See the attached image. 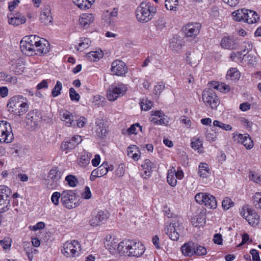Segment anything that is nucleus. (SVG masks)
Returning a JSON list of instances; mask_svg holds the SVG:
<instances>
[{"label": "nucleus", "mask_w": 261, "mask_h": 261, "mask_svg": "<svg viewBox=\"0 0 261 261\" xmlns=\"http://www.w3.org/2000/svg\"><path fill=\"white\" fill-rule=\"evenodd\" d=\"M156 12V8L150 2L144 1L137 8L136 18L140 22H147L153 17Z\"/></svg>", "instance_id": "nucleus-1"}, {"label": "nucleus", "mask_w": 261, "mask_h": 261, "mask_svg": "<svg viewBox=\"0 0 261 261\" xmlns=\"http://www.w3.org/2000/svg\"><path fill=\"white\" fill-rule=\"evenodd\" d=\"M25 100V98L23 96L15 95L9 99L7 107L14 109L12 112L20 116L25 113L28 110L29 105Z\"/></svg>", "instance_id": "nucleus-2"}, {"label": "nucleus", "mask_w": 261, "mask_h": 261, "mask_svg": "<svg viewBox=\"0 0 261 261\" xmlns=\"http://www.w3.org/2000/svg\"><path fill=\"white\" fill-rule=\"evenodd\" d=\"M62 196L61 203L66 208L72 209L80 205L79 199L74 191L64 190Z\"/></svg>", "instance_id": "nucleus-3"}, {"label": "nucleus", "mask_w": 261, "mask_h": 261, "mask_svg": "<svg viewBox=\"0 0 261 261\" xmlns=\"http://www.w3.org/2000/svg\"><path fill=\"white\" fill-rule=\"evenodd\" d=\"M127 89V85L122 83L113 84L108 90L107 97L109 101H115L118 97L125 94Z\"/></svg>", "instance_id": "nucleus-4"}, {"label": "nucleus", "mask_w": 261, "mask_h": 261, "mask_svg": "<svg viewBox=\"0 0 261 261\" xmlns=\"http://www.w3.org/2000/svg\"><path fill=\"white\" fill-rule=\"evenodd\" d=\"M195 199L198 203L204 205L210 209H215L217 206L216 198L207 193L200 192L196 194Z\"/></svg>", "instance_id": "nucleus-5"}, {"label": "nucleus", "mask_w": 261, "mask_h": 261, "mask_svg": "<svg viewBox=\"0 0 261 261\" xmlns=\"http://www.w3.org/2000/svg\"><path fill=\"white\" fill-rule=\"evenodd\" d=\"M81 250V246L77 240L66 242L62 249V253L66 257H75L78 256Z\"/></svg>", "instance_id": "nucleus-6"}, {"label": "nucleus", "mask_w": 261, "mask_h": 261, "mask_svg": "<svg viewBox=\"0 0 261 261\" xmlns=\"http://www.w3.org/2000/svg\"><path fill=\"white\" fill-rule=\"evenodd\" d=\"M41 112L37 110L30 111L26 116L25 127L29 130L35 129L42 120Z\"/></svg>", "instance_id": "nucleus-7"}, {"label": "nucleus", "mask_w": 261, "mask_h": 261, "mask_svg": "<svg viewBox=\"0 0 261 261\" xmlns=\"http://www.w3.org/2000/svg\"><path fill=\"white\" fill-rule=\"evenodd\" d=\"M13 134L9 123L5 121H0V143H9L13 140Z\"/></svg>", "instance_id": "nucleus-8"}, {"label": "nucleus", "mask_w": 261, "mask_h": 261, "mask_svg": "<svg viewBox=\"0 0 261 261\" xmlns=\"http://www.w3.org/2000/svg\"><path fill=\"white\" fill-rule=\"evenodd\" d=\"M240 213L250 225L255 226L258 224L259 220V215L255 210L249 208L248 205L243 206Z\"/></svg>", "instance_id": "nucleus-9"}, {"label": "nucleus", "mask_w": 261, "mask_h": 261, "mask_svg": "<svg viewBox=\"0 0 261 261\" xmlns=\"http://www.w3.org/2000/svg\"><path fill=\"white\" fill-rule=\"evenodd\" d=\"M202 99L206 106H210L212 109H215L219 104V100L215 92L212 89L203 91Z\"/></svg>", "instance_id": "nucleus-10"}, {"label": "nucleus", "mask_w": 261, "mask_h": 261, "mask_svg": "<svg viewBox=\"0 0 261 261\" xmlns=\"http://www.w3.org/2000/svg\"><path fill=\"white\" fill-rule=\"evenodd\" d=\"M80 136L76 135L72 137L65 138L62 142L60 149L62 151L67 153L68 151L74 149L76 146L82 142Z\"/></svg>", "instance_id": "nucleus-11"}, {"label": "nucleus", "mask_w": 261, "mask_h": 261, "mask_svg": "<svg viewBox=\"0 0 261 261\" xmlns=\"http://www.w3.org/2000/svg\"><path fill=\"white\" fill-rule=\"evenodd\" d=\"M129 243L128 256L138 257L144 253L145 247L140 242L129 240Z\"/></svg>", "instance_id": "nucleus-12"}, {"label": "nucleus", "mask_w": 261, "mask_h": 261, "mask_svg": "<svg viewBox=\"0 0 261 261\" xmlns=\"http://www.w3.org/2000/svg\"><path fill=\"white\" fill-rule=\"evenodd\" d=\"M111 71L114 75L123 76L127 72V67L124 62L116 60L112 63Z\"/></svg>", "instance_id": "nucleus-13"}, {"label": "nucleus", "mask_w": 261, "mask_h": 261, "mask_svg": "<svg viewBox=\"0 0 261 261\" xmlns=\"http://www.w3.org/2000/svg\"><path fill=\"white\" fill-rule=\"evenodd\" d=\"M105 246L107 249L113 255H117L118 251L119 243L118 240L112 237L111 235H107L105 239Z\"/></svg>", "instance_id": "nucleus-14"}, {"label": "nucleus", "mask_w": 261, "mask_h": 261, "mask_svg": "<svg viewBox=\"0 0 261 261\" xmlns=\"http://www.w3.org/2000/svg\"><path fill=\"white\" fill-rule=\"evenodd\" d=\"M201 29L199 23H190L185 25L182 30L186 37H193L198 35Z\"/></svg>", "instance_id": "nucleus-15"}, {"label": "nucleus", "mask_w": 261, "mask_h": 261, "mask_svg": "<svg viewBox=\"0 0 261 261\" xmlns=\"http://www.w3.org/2000/svg\"><path fill=\"white\" fill-rule=\"evenodd\" d=\"M36 55L41 56L46 54L49 50V43L45 39L40 38L35 46Z\"/></svg>", "instance_id": "nucleus-16"}, {"label": "nucleus", "mask_w": 261, "mask_h": 261, "mask_svg": "<svg viewBox=\"0 0 261 261\" xmlns=\"http://www.w3.org/2000/svg\"><path fill=\"white\" fill-rule=\"evenodd\" d=\"M108 218V215L105 212L100 211L92 216L89 221L90 225L93 226H97L100 222L105 221Z\"/></svg>", "instance_id": "nucleus-17"}, {"label": "nucleus", "mask_w": 261, "mask_h": 261, "mask_svg": "<svg viewBox=\"0 0 261 261\" xmlns=\"http://www.w3.org/2000/svg\"><path fill=\"white\" fill-rule=\"evenodd\" d=\"M61 120L65 122V125L68 127H75L74 123V116L68 111L61 112Z\"/></svg>", "instance_id": "nucleus-18"}, {"label": "nucleus", "mask_w": 261, "mask_h": 261, "mask_svg": "<svg viewBox=\"0 0 261 261\" xmlns=\"http://www.w3.org/2000/svg\"><path fill=\"white\" fill-rule=\"evenodd\" d=\"M8 17L9 23L14 26H18L26 21L25 17L20 13H16L15 15L10 14Z\"/></svg>", "instance_id": "nucleus-19"}, {"label": "nucleus", "mask_w": 261, "mask_h": 261, "mask_svg": "<svg viewBox=\"0 0 261 261\" xmlns=\"http://www.w3.org/2000/svg\"><path fill=\"white\" fill-rule=\"evenodd\" d=\"M53 17L49 6H47L42 10L40 16V22L45 25L52 23Z\"/></svg>", "instance_id": "nucleus-20"}, {"label": "nucleus", "mask_w": 261, "mask_h": 261, "mask_svg": "<svg viewBox=\"0 0 261 261\" xmlns=\"http://www.w3.org/2000/svg\"><path fill=\"white\" fill-rule=\"evenodd\" d=\"M167 224L164 229L165 233L171 240L173 241L178 240L179 237V234L175 229V223H170L169 224L168 223Z\"/></svg>", "instance_id": "nucleus-21"}, {"label": "nucleus", "mask_w": 261, "mask_h": 261, "mask_svg": "<svg viewBox=\"0 0 261 261\" xmlns=\"http://www.w3.org/2000/svg\"><path fill=\"white\" fill-rule=\"evenodd\" d=\"M237 136L238 142L243 144L246 149H250L253 147L254 145L253 141L248 134H240Z\"/></svg>", "instance_id": "nucleus-22"}, {"label": "nucleus", "mask_w": 261, "mask_h": 261, "mask_svg": "<svg viewBox=\"0 0 261 261\" xmlns=\"http://www.w3.org/2000/svg\"><path fill=\"white\" fill-rule=\"evenodd\" d=\"M163 115L164 113L161 111H154L150 118V121L155 124L167 125L168 121L165 118H163Z\"/></svg>", "instance_id": "nucleus-23"}, {"label": "nucleus", "mask_w": 261, "mask_h": 261, "mask_svg": "<svg viewBox=\"0 0 261 261\" xmlns=\"http://www.w3.org/2000/svg\"><path fill=\"white\" fill-rule=\"evenodd\" d=\"M94 17L91 13H83L79 18L80 24L84 28H87L93 22Z\"/></svg>", "instance_id": "nucleus-24"}, {"label": "nucleus", "mask_w": 261, "mask_h": 261, "mask_svg": "<svg viewBox=\"0 0 261 261\" xmlns=\"http://www.w3.org/2000/svg\"><path fill=\"white\" fill-rule=\"evenodd\" d=\"M221 46L222 48L228 49H236L238 45L232 37L228 36L221 40Z\"/></svg>", "instance_id": "nucleus-25"}, {"label": "nucleus", "mask_w": 261, "mask_h": 261, "mask_svg": "<svg viewBox=\"0 0 261 261\" xmlns=\"http://www.w3.org/2000/svg\"><path fill=\"white\" fill-rule=\"evenodd\" d=\"M114 169L113 165L109 166L107 162H104L97 168L93 170L99 177L106 175L109 171H112Z\"/></svg>", "instance_id": "nucleus-26"}, {"label": "nucleus", "mask_w": 261, "mask_h": 261, "mask_svg": "<svg viewBox=\"0 0 261 261\" xmlns=\"http://www.w3.org/2000/svg\"><path fill=\"white\" fill-rule=\"evenodd\" d=\"M20 49L21 51L27 56H31L36 55L35 47L26 43L23 40L20 42Z\"/></svg>", "instance_id": "nucleus-27"}, {"label": "nucleus", "mask_w": 261, "mask_h": 261, "mask_svg": "<svg viewBox=\"0 0 261 261\" xmlns=\"http://www.w3.org/2000/svg\"><path fill=\"white\" fill-rule=\"evenodd\" d=\"M153 165V164L148 159L143 161L141 166L144 170V173L142 175L144 178L146 179L151 175Z\"/></svg>", "instance_id": "nucleus-28"}, {"label": "nucleus", "mask_w": 261, "mask_h": 261, "mask_svg": "<svg viewBox=\"0 0 261 261\" xmlns=\"http://www.w3.org/2000/svg\"><path fill=\"white\" fill-rule=\"evenodd\" d=\"M129 240H124L119 243L117 254L121 256H128Z\"/></svg>", "instance_id": "nucleus-29"}, {"label": "nucleus", "mask_w": 261, "mask_h": 261, "mask_svg": "<svg viewBox=\"0 0 261 261\" xmlns=\"http://www.w3.org/2000/svg\"><path fill=\"white\" fill-rule=\"evenodd\" d=\"M195 243L189 242L184 244L181 247L182 254L187 256H192L194 255Z\"/></svg>", "instance_id": "nucleus-30"}, {"label": "nucleus", "mask_w": 261, "mask_h": 261, "mask_svg": "<svg viewBox=\"0 0 261 261\" xmlns=\"http://www.w3.org/2000/svg\"><path fill=\"white\" fill-rule=\"evenodd\" d=\"M258 19L259 17L255 11L247 9V12L245 13V18H244L245 22L249 24H252L256 22Z\"/></svg>", "instance_id": "nucleus-31"}, {"label": "nucleus", "mask_w": 261, "mask_h": 261, "mask_svg": "<svg viewBox=\"0 0 261 261\" xmlns=\"http://www.w3.org/2000/svg\"><path fill=\"white\" fill-rule=\"evenodd\" d=\"M198 174L202 178H206L210 176L211 171L207 164L201 163L199 164Z\"/></svg>", "instance_id": "nucleus-32"}, {"label": "nucleus", "mask_w": 261, "mask_h": 261, "mask_svg": "<svg viewBox=\"0 0 261 261\" xmlns=\"http://www.w3.org/2000/svg\"><path fill=\"white\" fill-rule=\"evenodd\" d=\"M92 156V154L85 150H84L81 154L79 160V164L81 166L86 167L90 163V161Z\"/></svg>", "instance_id": "nucleus-33"}, {"label": "nucleus", "mask_w": 261, "mask_h": 261, "mask_svg": "<svg viewBox=\"0 0 261 261\" xmlns=\"http://www.w3.org/2000/svg\"><path fill=\"white\" fill-rule=\"evenodd\" d=\"M62 172L59 171L58 167H56L51 169L48 173V177L57 183L61 178Z\"/></svg>", "instance_id": "nucleus-34"}, {"label": "nucleus", "mask_w": 261, "mask_h": 261, "mask_svg": "<svg viewBox=\"0 0 261 261\" xmlns=\"http://www.w3.org/2000/svg\"><path fill=\"white\" fill-rule=\"evenodd\" d=\"M95 0H73V3L81 9L90 8Z\"/></svg>", "instance_id": "nucleus-35"}, {"label": "nucleus", "mask_w": 261, "mask_h": 261, "mask_svg": "<svg viewBox=\"0 0 261 261\" xmlns=\"http://www.w3.org/2000/svg\"><path fill=\"white\" fill-rule=\"evenodd\" d=\"M175 169L172 168L168 171L167 173V182L172 187H175L177 184L176 177L175 175Z\"/></svg>", "instance_id": "nucleus-36"}, {"label": "nucleus", "mask_w": 261, "mask_h": 261, "mask_svg": "<svg viewBox=\"0 0 261 261\" xmlns=\"http://www.w3.org/2000/svg\"><path fill=\"white\" fill-rule=\"evenodd\" d=\"M252 202L256 210H261V191L254 193L252 197Z\"/></svg>", "instance_id": "nucleus-37"}, {"label": "nucleus", "mask_w": 261, "mask_h": 261, "mask_svg": "<svg viewBox=\"0 0 261 261\" xmlns=\"http://www.w3.org/2000/svg\"><path fill=\"white\" fill-rule=\"evenodd\" d=\"M103 57V53L101 50L95 51H90L87 54L88 59L91 62H95L99 60Z\"/></svg>", "instance_id": "nucleus-38"}, {"label": "nucleus", "mask_w": 261, "mask_h": 261, "mask_svg": "<svg viewBox=\"0 0 261 261\" xmlns=\"http://www.w3.org/2000/svg\"><path fill=\"white\" fill-rule=\"evenodd\" d=\"M246 12H247V9H241L232 12V15L234 20L237 21H241L242 20L244 21Z\"/></svg>", "instance_id": "nucleus-39"}, {"label": "nucleus", "mask_w": 261, "mask_h": 261, "mask_svg": "<svg viewBox=\"0 0 261 261\" xmlns=\"http://www.w3.org/2000/svg\"><path fill=\"white\" fill-rule=\"evenodd\" d=\"M226 78L231 81L238 80L240 78V72L237 68H231L227 71Z\"/></svg>", "instance_id": "nucleus-40"}, {"label": "nucleus", "mask_w": 261, "mask_h": 261, "mask_svg": "<svg viewBox=\"0 0 261 261\" xmlns=\"http://www.w3.org/2000/svg\"><path fill=\"white\" fill-rule=\"evenodd\" d=\"M11 189L5 185L0 186V197L10 199L11 194Z\"/></svg>", "instance_id": "nucleus-41"}, {"label": "nucleus", "mask_w": 261, "mask_h": 261, "mask_svg": "<svg viewBox=\"0 0 261 261\" xmlns=\"http://www.w3.org/2000/svg\"><path fill=\"white\" fill-rule=\"evenodd\" d=\"M191 147L197 150L198 152H201L202 150V142L198 138H194L191 140Z\"/></svg>", "instance_id": "nucleus-42"}, {"label": "nucleus", "mask_w": 261, "mask_h": 261, "mask_svg": "<svg viewBox=\"0 0 261 261\" xmlns=\"http://www.w3.org/2000/svg\"><path fill=\"white\" fill-rule=\"evenodd\" d=\"M10 206V199L0 197V213L7 212Z\"/></svg>", "instance_id": "nucleus-43"}, {"label": "nucleus", "mask_w": 261, "mask_h": 261, "mask_svg": "<svg viewBox=\"0 0 261 261\" xmlns=\"http://www.w3.org/2000/svg\"><path fill=\"white\" fill-rule=\"evenodd\" d=\"M174 2H172L171 0H165V6L167 10L170 11H176L177 7L178 5V0H173Z\"/></svg>", "instance_id": "nucleus-44"}, {"label": "nucleus", "mask_w": 261, "mask_h": 261, "mask_svg": "<svg viewBox=\"0 0 261 261\" xmlns=\"http://www.w3.org/2000/svg\"><path fill=\"white\" fill-rule=\"evenodd\" d=\"M137 127L139 128L140 131L142 132V126H140L139 123H136L132 125L126 130H122V133L123 134H126V133L127 132L129 135L137 134Z\"/></svg>", "instance_id": "nucleus-45"}, {"label": "nucleus", "mask_w": 261, "mask_h": 261, "mask_svg": "<svg viewBox=\"0 0 261 261\" xmlns=\"http://www.w3.org/2000/svg\"><path fill=\"white\" fill-rule=\"evenodd\" d=\"M140 105L142 110L147 111L152 108L153 103L147 98H143L140 102Z\"/></svg>", "instance_id": "nucleus-46"}, {"label": "nucleus", "mask_w": 261, "mask_h": 261, "mask_svg": "<svg viewBox=\"0 0 261 261\" xmlns=\"http://www.w3.org/2000/svg\"><path fill=\"white\" fill-rule=\"evenodd\" d=\"M194 248V255L200 256L206 254V249L204 247L195 243Z\"/></svg>", "instance_id": "nucleus-47"}, {"label": "nucleus", "mask_w": 261, "mask_h": 261, "mask_svg": "<svg viewBox=\"0 0 261 261\" xmlns=\"http://www.w3.org/2000/svg\"><path fill=\"white\" fill-rule=\"evenodd\" d=\"M40 38L38 36L31 35L28 38H24L23 40L26 42V43H28L30 45H32V46L35 47L38 41L40 40Z\"/></svg>", "instance_id": "nucleus-48"}, {"label": "nucleus", "mask_w": 261, "mask_h": 261, "mask_svg": "<svg viewBox=\"0 0 261 261\" xmlns=\"http://www.w3.org/2000/svg\"><path fill=\"white\" fill-rule=\"evenodd\" d=\"M62 89V84L61 82L57 81L56 85L51 91V94L53 97H56L61 94Z\"/></svg>", "instance_id": "nucleus-49"}, {"label": "nucleus", "mask_w": 261, "mask_h": 261, "mask_svg": "<svg viewBox=\"0 0 261 261\" xmlns=\"http://www.w3.org/2000/svg\"><path fill=\"white\" fill-rule=\"evenodd\" d=\"M91 41L88 38H82L80 40V42L79 43V47L80 48H78L77 50L84 49L87 48L91 45Z\"/></svg>", "instance_id": "nucleus-50"}, {"label": "nucleus", "mask_w": 261, "mask_h": 261, "mask_svg": "<svg viewBox=\"0 0 261 261\" xmlns=\"http://www.w3.org/2000/svg\"><path fill=\"white\" fill-rule=\"evenodd\" d=\"M242 47L243 50L241 51V54H244L245 56L251 50L253 47V44L251 41H245L243 43Z\"/></svg>", "instance_id": "nucleus-51"}, {"label": "nucleus", "mask_w": 261, "mask_h": 261, "mask_svg": "<svg viewBox=\"0 0 261 261\" xmlns=\"http://www.w3.org/2000/svg\"><path fill=\"white\" fill-rule=\"evenodd\" d=\"M65 180L67 181L68 185L71 187H75L78 183L77 178L73 175H67L65 178Z\"/></svg>", "instance_id": "nucleus-52"}, {"label": "nucleus", "mask_w": 261, "mask_h": 261, "mask_svg": "<svg viewBox=\"0 0 261 261\" xmlns=\"http://www.w3.org/2000/svg\"><path fill=\"white\" fill-rule=\"evenodd\" d=\"M234 205V202L229 198H224L222 202V206L224 210H227Z\"/></svg>", "instance_id": "nucleus-53"}, {"label": "nucleus", "mask_w": 261, "mask_h": 261, "mask_svg": "<svg viewBox=\"0 0 261 261\" xmlns=\"http://www.w3.org/2000/svg\"><path fill=\"white\" fill-rule=\"evenodd\" d=\"M170 47L174 50L179 49L181 47V40L178 37H173L170 43Z\"/></svg>", "instance_id": "nucleus-54"}, {"label": "nucleus", "mask_w": 261, "mask_h": 261, "mask_svg": "<svg viewBox=\"0 0 261 261\" xmlns=\"http://www.w3.org/2000/svg\"><path fill=\"white\" fill-rule=\"evenodd\" d=\"M249 179L250 180L258 184L261 186V175L256 173L254 172H250L249 173Z\"/></svg>", "instance_id": "nucleus-55"}, {"label": "nucleus", "mask_w": 261, "mask_h": 261, "mask_svg": "<svg viewBox=\"0 0 261 261\" xmlns=\"http://www.w3.org/2000/svg\"><path fill=\"white\" fill-rule=\"evenodd\" d=\"M62 192H55L53 193L51 197V202L56 206L59 204V199H62Z\"/></svg>", "instance_id": "nucleus-56"}, {"label": "nucleus", "mask_w": 261, "mask_h": 261, "mask_svg": "<svg viewBox=\"0 0 261 261\" xmlns=\"http://www.w3.org/2000/svg\"><path fill=\"white\" fill-rule=\"evenodd\" d=\"M213 125L215 126L219 127L225 130H230L232 129V127L230 125L223 123L218 120L214 121Z\"/></svg>", "instance_id": "nucleus-57"}, {"label": "nucleus", "mask_w": 261, "mask_h": 261, "mask_svg": "<svg viewBox=\"0 0 261 261\" xmlns=\"http://www.w3.org/2000/svg\"><path fill=\"white\" fill-rule=\"evenodd\" d=\"M69 95L71 100L79 101L80 96L73 88H70L69 89Z\"/></svg>", "instance_id": "nucleus-58"}, {"label": "nucleus", "mask_w": 261, "mask_h": 261, "mask_svg": "<svg viewBox=\"0 0 261 261\" xmlns=\"http://www.w3.org/2000/svg\"><path fill=\"white\" fill-rule=\"evenodd\" d=\"M82 197L85 199H89L92 197V193L89 187L86 186L84 191L82 194Z\"/></svg>", "instance_id": "nucleus-59"}, {"label": "nucleus", "mask_w": 261, "mask_h": 261, "mask_svg": "<svg viewBox=\"0 0 261 261\" xmlns=\"http://www.w3.org/2000/svg\"><path fill=\"white\" fill-rule=\"evenodd\" d=\"M165 84L163 83H159L158 85L154 86V94L155 95H159L165 88Z\"/></svg>", "instance_id": "nucleus-60"}, {"label": "nucleus", "mask_w": 261, "mask_h": 261, "mask_svg": "<svg viewBox=\"0 0 261 261\" xmlns=\"http://www.w3.org/2000/svg\"><path fill=\"white\" fill-rule=\"evenodd\" d=\"M76 123L75 126L79 128H81L85 126L86 123L87 122V119L83 116H81L79 119H76Z\"/></svg>", "instance_id": "nucleus-61"}, {"label": "nucleus", "mask_w": 261, "mask_h": 261, "mask_svg": "<svg viewBox=\"0 0 261 261\" xmlns=\"http://www.w3.org/2000/svg\"><path fill=\"white\" fill-rule=\"evenodd\" d=\"M11 240L9 238H4V240L0 241V244L3 248L5 249H8L11 246Z\"/></svg>", "instance_id": "nucleus-62"}, {"label": "nucleus", "mask_w": 261, "mask_h": 261, "mask_svg": "<svg viewBox=\"0 0 261 261\" xmlns=\"http://www.w3.org/2000/svg\"><path fill=\"white\" fill-rule=\"evenodd\" d=\"M205 136L207 141L213 142L216 140L217 135L215 132H207Z\"/></svg>", "instance_id": "nucleus-63"}, {"label": "nucleus", "mask_w": 261, "mask_h": 261, "mask_svg": "<svg viewBox=\"0 0 261 261\" xmlns=\"http://www.w3.org/2000/svg\"><path fill=\"white\" fill-rule=\"evenodd\" d=\"M250 253L252 256L253 261H260L259 252L257 250L252 249L250 251Z\"/></svg>", "instance_id": "nucleus-64"}]
</instances>
